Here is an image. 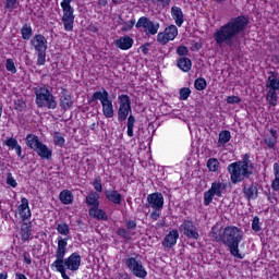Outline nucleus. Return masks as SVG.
<instances>
[{
  "mask_svg": "<svg viewBox=\"0 0 279 279\" xmlns=\"http://www.w3.org/2000/svg\"><path fill=\"white\" fill-rule=\"evenodd\" d=\"M252 230L254 232H260L262 228H260V218H258V216H255L253 218V221H252Z\"/></svg>",
  "mask_w": 279,
  "mask_h": 279,
  "instance_id": "nucleus-49",
  "label": "nucleus"
},
{
  "mask_svg": "<svg viewBox=\"0 0 279 279\" xmlns=\"http://www.w3.org/2000/svg\"><path fill=\"white\" fill-rule=\"evenodd\" d=\"M177 53H178V56H187L189 54V48H186L185 46H179L177 48Z\"/></svg>",
  "mask_w": 279,
  "mask_h": 279,
  "instance_id": "nucleus-55",
  "label": "nucleus"
},
{
  "mask_svg": "<svg viewBox=\"0 0 279 279\" xmlns=\"http://www.w3.org/2000/svg\"><path fill=\"white\" fill-rule=\"evenodd\" d=\"M32 235V227L27 223H23L21 227V236L22 241H29V236Z\"/></svg>",
  "mask_w": 279,
  "mask_h": 279,
  "instance_id": "nucleus-36",
  "label": "nucleus"
},
{
  "mask_svg": "<svg viewBox=\"0 0 279 279\" xmlns=\"http://www.w3.org/2000/svg\"><path fill=\"white\" fill-rule=\"evenodd\" d=\"M41 144L43 142H40V138H38L37 135L28 134L26 136V145L27 147H29V149H33L34 151H36V149L39 148Z\"/></svg>",
  "mask_w": 279,
  "mask_h": 279,
  "instance_id": "nucleus-25",
  "label": "nucleus"
},
{
  "mask_svg": "<svg viewBox=\"0 0 279 279\" xmlns=\"http://www.w3.org/2000/svg\"><path fill=\"white\" fill-rule=\"evenodd\" d=\"M94 189L95 191H97L98 193H101V191H104V187L101 186V179H96L94 181Z\"/></svg>",
  "mask_w": 279,
  "mask_h": 279,
  "instance_id": "nucleus-56",
  "label": "nucleus"
},
{
  "mask_svg": "<svg viewBox=\"0 0 279 279\" xmlns=\"http://www.w3.org/2000/svg\"><path fill=\"white\" fill-rule=\"evenodd\" d=\"M207 168L209 171H217L219 169V160H217L216 158L208 159Z\"/></svg>",
  "mask_w": 279,
  "mask_h": 279,
  "instance_id": "nucleus-43",
  "label": "nucleus"
},
{
  "mask_svg": "<svg viewBox=\"0 0 279 279\" xmlns=\"http://www.w3.org/2000/svg\"><path fill=\"white\" fill-rule=\"evenodd\" d=\"M169 39L167 34L163 32V33H159L157 35V43H159V45H167L169 43Z\"/></svg>",
  "mask_w": 279,
  "mask_h": 279,
  "instance_id": "nucleus-51",
  "label": "nucleus"
},
{
  "mask_svg": "<svg viewBox=\"0 0 279 279\" xmlns=\"http://www.w3.org/2000/svg\"><path fill=\"white\" fill-rule=\"evenodd\" d=\"M153 3H160L162 8H167L171 3V0H151Z\"/></svg>",
  "mask_w": 279,
  "mask_h": 279,
  "instance_id": "nucleus-58",
  "label": "nucleus"
},
{
  "mask_svg": "<svg viewBox=\"0 0 279 279\" xmlns=\"http://www.w3.org/2000/svg\"><path fill=\"white\" fill-rule=\"evenodd\" d=\"M119 25L122 26L123 32H132L134 25H136V20L133 17L130 21H126L122 15L119 16Z\"/></svg>",
  "mask_w": 279,
  "mask_h": 279,
  "instance_id": "nucleus-26",
  "label": "nucleus"
},
{
  "mask_svg": "<svg viewBox=\"0 0 279 279\" xmlns=\"http://www.w3.org/2000/svg\"><path fill=\"white\" fill-rule=\"evenodd\" d=\"M105 195L112 204L119 205L123 202V196L117 190H106Z\"/></svg>",
  "mask_w": 279,
  "mask_h": 279,
  "instance_id": "nucleus-22",
  "label": "nucleus"
},
{
  "mask_svg": "<svg viewBox=\"0 0 279 279\" xmlns=\"http://www.w3.org/2000/svg\"><path fill=\"white\" fill-rule=\"evenodd\" d=\"M19 4V0H5V10H10L11 12H13L14 10H16V5Z\"/></svg>",
  "mask_w": 279,
  "mask_h": 279,
  "instance_id": "nucleus-48",
  "label": "nucleus"
},
{
  "mask_svg": "<svg viewBox=\"0 0 279 279\" xmlns=\"http://www.w3.org/2000/svg\"><path fill=\"white\" fill-rule=\"evenodd\" d=\"M172 19H174L175 25L178 27H182V23H184V13L180 7H172L171 9Z\"/></svg>",
  "mask_w": 279,
  "mask_h": 279,
  "instance_id": "nucleus-24",
  "label": "nucleus"
},
{
  "mask_svg": "<svg viewBox=\"0 0 279 279\" xmlns=\"http://www.w3.org/2000/svg\"><path fill=\"white\" fill-rule=\"evenodd\" d=\"M34 34V31L32 29V26L24 24L21 28V35L23 40H29L32 38V35Z\"/></svg>",
  "mask_w": 279,
  "mask_h": 279,
  "instance_id": "nucleus-35",
  "label": "nucleus"
},
{
  "mask_svg": "<svg viewBox=\"0 0 279 279\" xmlns=\"http://www.w3.org/2000/svg\"><path fill=\"white\" fill-rule=\"evenodd\" d=\"M35 151L41 160H51V158H53V150L48 148L44 143H41Z\"/></svg>",
  "mask_w": 279,
  "mask_h": 279,
  "instance_id": "nucleus-20",
  "label": "nucleus"
},
{
  "mask_svg": "<svg viewBox=\"0 0 279 279\" xmlns=\"http://www.w3.org/2000/svg\"><path fill=\"white\" fill-rule=\"evenodd\" d=\"M134 45V39L130 36H123L116 40V47L118 49H122V51H128V49H132Z\"/></svg>",
  "mask_w": 279,
  "mask_h": 279,
  "instance_id": "nucleus-18",
  "label": "nucleus"
},
{
  "mask_svg": "<svg viewBox=\"0 0 279 279\" xmlns=\"http://www.w3.org/2000/svg\"><path fill=\"white\" fill-rule=\"evenodd\" d=\"M57 231L59 232V234L66 236L71 232V228H69V225L66 223H59L57 226Z\"/></svg>",
  "mask_w": 279,
  "mask_h": 279,
  "instance_id": "nucleus-42",
  "label": "nucleus"
},
{
  "mask_svg": "<svg viewBox=\"0 0 279 279\" xmlns=\"http://www.w3.org/2000/svg\"><path fill=\"white\" fill-rule=\"evenodd\" d=\"M59 105L62 110H69V108L73 107V98H71L66 89H62Z\"/></svg>",
  "mask_w": 279,
  "mask_h": 279,
  "instance_id": "nucleus-19",
  "label": "nucleus"
},
{
  "mask_svg": "<svg viewBox=\"0 0 279 279\" xmlns=\"http://www.w3.org/2000/svg\"><path fill=\"white\" fill-rule=\"evenodd\" d=\"M216 195L214 194L213 191H210V189L206 192H204V205L205 206H210V204H213V199Z\"/></svg>",
  "mask_w": 279,
  "mask_h": 279,
  "instance_id": "nucleus-40",
  "label": "nucleus"
},
{
  "mask_svg": "<svg viewBox=\"0 0 279 279\" xmlns=\"http://www.w3.org/2000/svg\"><path fill=\"white\" fill-rule=\"evenodd\" d=\"M268 78L266 81V88L270 90H279V74L278 72H268Z\"/></svg>",
  "mask_w": 279,
  "mask_h": 279,
  "instance_id": "nucleus-17",
  "label": "nucleus"
},
{
  "mask_svg": "<svg viewBox=\"0 0 279 279\" xmlns=\"http://www.w3.org/2000/svg\"><path fill=\"white\" fill-rule=\"evenodd\" d=\"M124 276H125V275H124L122 271H118V272L116 274V278H117V279H123Z\"/></svg>",
  "mask_w": 279,
  "mask_h": 279,
  "instance_id": "nucleus-64",
  "label": "nucleus"
},
{
  "mask_svg": "<svg viewBox=\"0 0 279 279\" xmlns=\"http://www.w3.org/2000/svg\"><path fill=\"white\" fill-rule=\"evenodd\" d=\"M118 236H122V239L130 240V232L123 228L117 230Z\"/></svg>",
  "mask_w": 279,
  "mask_h": 279,
  "instance_id": "nucleus-52",
  "label": "nucleus"
},
{
  "mask_svg": "<svg viewBox=\"0 0 279 279\" xmlns=\"http://www.w3.org/2000/svg\"><path fill=\"white\" fill-rule=\"evenodd\" d=\"M59 199L65 205L73 204V193L69 190H63L59 195Z\"/></svg>",
  "mask_w": 279,
  "mask_h": 279,
  "instance_id": "nucleus-31",
  "label": "nucleus"
},
{
  "mask_svg": "<svg viewBox=\"0 0 279 279\" xmlns=\"http://www.w3.org/2000/svg\"><path fill=\"white\" fill-rule=\"evenodd\" d=\"M163 33L169 38V40H175V37L178 36V26L170 25V26L166 27Z\"/></svg>",
  "mask_w": 279,
  "mask_h": 279,
  "instance_id": "nucleus-34",
  "label": "nucleus"
},
{
  "mask_svg": "<svg viewBox=\"0 0 279 279\" xmlns=\"http://www.w3.org/2000/svg\"><path fill=\"white\" fill-rule=\"evenodd\" d=\"M53 141L57 147H64V143H66V141L58 132L54 133Z\"/></svg>",
  "mask_w": 279,
  "mask_h": 279,
  "instance_id": "nucleus-46",
  "label": "nucleus"
},
{
  "mask_svg": "<svg viewBox=\"0 0 279 279\" xmlns=\"http://www.w3.org/2000/svg\"><path fill=\"white\" fill-rule=\"evenodd\" d=\"M13 149H15L19 158H25V156H23V148L20 146V144H17Z\"/></svg>",
  "mask_w": 279,
  "mask_h": 279,
  "instance_id": "nucleus-59",
  "label": "nucleus"
},
{
  "mask_svg": "<svg viewBox=\"0 0 279 279\" xmlns=\"http://www.w3.org/2000/svg\"><path fill=\"white\" fill-rule=\"evenodd\" d=\"M24 263H26V265H32V258L27 253L24 254Z\"/></svg>",
  "mask_w": 279,
  "mask_h": 279,
  "instance_id": "nucleus-62",
  "label": "nucleus"
},
{
  "mask_svg": "<svg viewBox=\"0 0 279 279\" xmlns=\"http://www.w3.org/2000/svg\"><path fill=\"white\" fill-rule=\"evenodd\" d=\"M89 217H93V219H98V221H108V214H106L104 209H99V207H92L89 209Z\"/></svg>",
  "mask_w": 279,
  "mask_h": 279,
  "instance_id": "nucleus-23",
  "label": "nucleus"
},
{
  "mask_svg": "<svg viewBox=\"0 0 279 279\" xmlns=\"http://www.w3.org/2000/svg\"><path fill=\"white\" fill-rule=\"evenodd\" d=\"M248 23L250 20L243 15L231 19L214 33L215 43L218 44L219 47L222 45H227V47L239 45V35L245 32Z\"/></svg>",
  "mask_w": 279,
  "mask_h": 279,
  "instance_id": "nucleus-1",
  "label": "nucleus"
},
{
  "mask_svg": "<svg viewBox=\"0 0 279 279\" xmlns=\"http://www.w3.org/2000/svg\"><path fill=\"white\" fill-rule=\"evenodd\" d=\"M274 173H275V179L272 180L271 189L275 191H279V165L278 163H274Z\"/></svg>",
  "mask_w": 279,
  "mask_h": 279,
  "instance_id": "nucleus-37",
  "label": "nucleus"
},
{
  "mask_svg": "<svg viewBox=\"0 0 279 279\" xmlns=\"http://www.w3.org/2000/svg\"><path fill=\"white\" fill-rule=\"evenodd\" d=\"M179 95H180L181 101H186V99H189V97H191V88H189V87L181 88L179 92Z\"/></svg>",
  "mask_w": 279,
  "mask_h": 279,
  "instance_id": "nucleus-45",
  "label": "nucleus"
},
{
  "mask_svg": "<svg viewBox=\"0 0 279 279\" xmlns=\"http://www.w3.org/2000/svg\"><path fill=\"white\" fill-rule=\"evenodd\" d=\"M3 145H7L10 149H14L19 145V141L14 137H10L3 142Z\"/></svg>",
  "mask_w": 279,
  "mask_h": 279,
  "instance_id": "nucleus-47",
  "label": "nucleus"
},
{
  "mask_svg": "<svg viewBox=\"0 0 279 279\" xmlns=\"http://www.w3.org/2000/svg\"><path fill=\"white\" fill-rule=\"evenodd\" d=\"M178 239H180V233L178 232V230L170 231L162 241L163 247H168L169 250H171V247H173V245L178 243Z\"/></svg>",
  "mask_w": 279,
  "mask_h": 279,
  "instance_id": "nucleus-16",
  "label": "nucleus"
},
{
  "mask_svg": "<svg viewBox=\"0 0 279 279\" xmlns=\"http://www.w3.org/2000/svg\"><path fill=\"white\" fill-rule=\"evenodd\" d=\"M5 69L9 71V73H12L13 75L16 74V65L14 64L13 59H7Z\"/></svg>",
  "mask_w": 279,
  "mask_h": 279,
  "instance_id": "nucleus-44",
  "label": "nucleus"
},
{
  "mask_svg": "<svg viewBox=\"0 0 279 279\" xmlns=\"http://www.w3.org/2000/svg\"><path fill=\"white\" fill-rule=\"evenodd\" d=\"M15 276H16V279H27V277L21 272H16Z\"/></svg>",
  "mask_w": 279,
  "mask_h": 279,
  "instance_id": "nucleus-63",
  "label": "nucleus"
},
{
  "mask_svg": "<svg viewBox=\"0 0 279 279\" xmlns=\"http://www.w3.org/2000/svg\"><path fill=\"white\" fill-rule=\"evenodd\" d=\"M89 101L90 104H93V101H100L105 119H112V117H114V106L112 105L110 93H108L106 88L102 87L101 90L95 92Z\"/></svg>",
  "mask_w": 279,
  "mask_h": 279,
  "instance_id": "nucleus-6",
  "label": "nucleus"
},
{
  "mask_svg": "<svg viewBox=\"0 0 279 279\" xmlns=\"http://www.w3.org/2000/svg\"><path fill=\"white\" fill-rule=\"evenodd\" d=\"M177 66H179L184 73H189L193 66V62H191V59L182 57L177 61Z\"/></svg>",
  "mask_w": 279,
  "mask_h": 279,
  "instance_id": "nucleus-27",
  "label": "nucleus"
},
{
  "mask_svg": "<svg viewBox=\"0 0 279 279\" xmlns=\"http://www.w3.org/2000/svg\"><path fill=\"white\" fill-rule=\"evenodd\" d=\"M266 100L269 106H278V93L277 89H268L266 94Z\"/></svg>",
  "mask_w": 279,
  "mask_h": 279,
  "instance_id": "nucleus-32",
  "label": "nucleus"
},
{
  "mask_svg": "<svg viewBox=\"0 0 279 279\" xmlns=\"http://www.w3.org/2000/svg\"><path fill=\"white\" fill-rule=\"evenodd\" d=\"M134 123H136V118H134V116L130 114L128 118V136H130V138H132V136H134Z\"/></svg>",
  "mask_w": 279,
  "mask_h": 279,
  "instance_id": "nucleus-38",
  "label": "nucleus"
},
{
  "mask_svg": "<svg viewBox=\"0 0 279 279\" xmlns=\"http://www.w3.org/2000/svg\"><path fill=\"white\" fill-rule=\"evenodd\" d=\"M7 184L9 186H12V189H16V186H19V183L16 182L14 177H12V172L7 173Z\"/></svg>",
  "mask_w": 279,
  "mask_h": 279,
  "instance_id": "nucleus-50",
  "label": "nucleus"
},
{
  "mask_svg": "<svg viewBox=\"0 0 279 279\" xmlns=\"http://www.w3.org/2000/svg\"><path fill=\"white\" fill-rule=\"evenodd\" d=\"M227 104H241L242 99L239 96H228L226 99Z\"/></svg>",
  "mask_w": 279,
  "mask_h": 279,
  "instance_id": "nucleus-53",
  "label": "nucleus"
},
{
  "mask_svg": "<svg viewBox=\"0 0 279 279\" xmlns=\"http://www.w3.org/2000/svg\"><path fill=\"white\" fill-rule=\"evenodd\" d=\"M34 93L36 96L35 104L38 108H48V110H56L58 108L56 96L51 94L49 88L45 86L35 87Z\"/></svg>",
  "mask_w": 279,
  "mask_h": 279,
  "instance_id": "nucleus-5",
  "label": "nucleus"
},
{
  "mask_svg": "<svg viewBox=\"0 0 279 279\" xmlns=\"http://www.w3.org/2000/svg\"><path fill=\"white\" fill-rule=\"evenodd\" d=\"M227 189H228V184L221 181H215L211 183V187L209 190L214 192L216 197H223V193Z\"/></svg>",
  "mask_w": 279,
  "mask_h": 279,
  "instance_id": "nucleus-21",
  "label": "nucleus"
},
{
  "mask_svg": "<svg viewBox=\"0 0 279 279\" xmlns=\"http://www.w3.org/2000/svg\"><path fill=\"white\" fill-rule=\"evenodd\" d=\"M149 44H146L144 46H141V50L144 53V56H147L149 53Z\"/></svg>",
  "mask_w": 279,
  "mask_h": 279,
  "instance_id": "nucleus-61",
  "label": "nucleus"
},
{
  "mask_svg": "<svg viewBox=\"0 0 279 279\" xmlns=\"http://www.w3.org/2000/svg\"><path fill=\"white\" fill-rule=\"evenodd\" d=\"M124 264L135 278H147V270L145 269V266H143V262L136 257H128L124 259Z\"/></svg>",
  "mask_w": 279,
  "mask_h": 279,
  "instance_id": "nucleus-9",
  "label": "nucleus"
},
{
  "mask_svg": "<svg viewBox=\"0 0 279 279\" xmlns=\"http://www.w3.org/2000/svg\"><path fill=\"white\" fill-rule=\"evenodd\" d=\"M210 236H213L215 241L217 242L221 241L223 243V228H221L219 225H215L211 228Z\"/></svg>",
  "mask_w": 279,
  "mask_h": 279,
  "instance_id": "nucleus-29",
  "label": "nucleus"
},
{
  "mask_svg": "<svg viewBox=\"0 0 279 279\" xmlns=\"http://www.w3.org/2000/svg\"><path fill=\"white\" fill-rule=\"evenodd\" d=\"M118 101L120 104L118 109V121L123 123V121L128 119L130 112H132V100L128 95H120Z\"/></svg>",
  "mask_w": 279,
  "mask_h": 279,
  "instance_id": "nucleus-11",
  "label": "nucleus"
},
{
  "mask_svg": "<svg viewBox=\"0 0 279 279\" xmlns=\"http://www.w3.org/2000/svg\"><path fill=\"white\" fill-rule=\"evenodd\" d=\"M51 269H54L56 271H58L59 274H61V277L63 279H71L70 277L66 276V268L62 266V262H53L50 265Z\"/></svg>",
  "mask_w": 279,
  "mask_h": 279,
  "instance_id": "nucleus-33",
  "label": "nucleus"
},
{
  "mask_svg": "<svg viewBox=\"0 0 279 279\" xmlns=\"http://www.w3.org/2000/svg\"><path fill=\"white\" fill-rule=\"evenodd\" d=\"M181 232H183L184 236L187 239H193L197 241L199 239V232L197 231V227L191 220H184L180 227Z\"/></svg>",
  "mask_w": 279,
  "mask_h": 279,
  "instance_id": "nucleus-12",
  "label": "nucleus"
},
{
  "mask_svg": "<svg viewBox=\"0 0 279 279\" xmlns=\"http://www.w3.org/2000/svg\"><path fill=\"white\" fill-rule=\"evenodd\" d=\"M135 27L137 29H141L142 27L146 36H156V34H158V31L160 29V23L154 22L146 16H142L135 24Z\"/></svg>",
  "mask_w": 279,
  "mask_h": 279,
  "instance_id": "nucleus-10",
  "label": "nucleus"
},
{
  "mask_svg": "<svg viewBox=\"0 0 279 279\" xmlns=\"http://www.w3.org/2000/svg\"><path fill=\"white\" fill-rule=\"evenodd\" d=\"M241 241H243V230H241V228L228 226L223 229L222 243L235 258H243V256L239 254V245Z\"/></svg>",
  "mask_w": 279,
  "mask_h": 279,
  "instance_id": "nucleus-4",
  "label": "nucleus"
},
{
  "mask_svg": "<svg viewBox=\"0 0 279 279\" xmlns=\"http://www.w3.org/2000/svg\"><path fill=\"white\" fill-rule=\"evenodd\" d=\"M160 210L162 209H154V211L150 214V219L158 221V219H160Z\"/></svg>",
  "mask_w": 279,
  "mask_h": 279,
  "instance_id": "nucleus-57",
  "label": "nucleus"
},
{
  "mask_svg": "<svg viewBox=\"0 0 279 279\" xmlns=\"http://www.w3.org/2000/svg\"><path fill=\"white\" fill-rule=\"evenodd\" d=\"M206 86L207 83L206 78L204 77L196 78L194 82V87L196 88V90H205Z\"/></svg>",
  "mask_w": 279,
  "mask_h": 279,
  "instance_id": "nucleus-41",
  "label": "nucleus"
},
{
  "mask_svg": "<svg viewBox=\"0 0 279 279\" xmlns=\"http://www.w3.org/2000/svg\"><path fill=\"white\" fill-rule=\"evenodd\" d=\"M26 104L25 101L19 99L16 102H15V110H19V112H23L26 108Z\"/></svg>",
  "mask_w": 279,
  "mask_h": 279,
  "instance_id": "nucleus-54",
  "label": "nucleus"
},
{
  "mask_svg": "<svg viewBox=\"0 0 279 279\" xmlns=\"http://www.w3.org/2000/svg\"><path fill=\"white\" fill-rule=\"evenodd\" d=\"M232 184H239L243 180H250L254 175V162L250 159V154H245L242 160L234 161L227 167Z\"/></svg>",
  "mask_w": 279,
  "mask_h": 279,
  "instance_id": "nucleus-2",
  "label": "nucleus"
},
{
  "mask_svg": "<svg viewBox=\"0 0 279 279\" xmlns=\"http://www.w3.org/2000/svg\"><path fill=\"white\" fill-rule=\"evenodd\" d=\"M126 228H128L129 230H134V229L136 228V221H134V220H129V221L126 222Z\"/></svg>",
  "mask_w": 279,
  "mask_h": 279,
  "instance_id": "nucleus-60",
  "label": "nucleus"
},
{
  "mask_svg": "<svg viewBox=\"0 0 279 279\" xmlns=\"http://www.w3.org/2000/svg\"><path fill=\"white\" fill-rule=\"evenodd\" d=\"M242 193L247 202L258 199V183L243 184Z\"/></svg>",
  "mask_w": 279,
  "mask_h": 279,
  "instance_id": "nucleus-14",
  "label": "nucleus"
},
{
  "mask_svg": "<svg viewBox=\"0 0 279 279\" xmlns=\"http://www.w3.org/2000/svg\"><path fill=\"white\" fill-rule=\"evenodd\" d=\"M32 47H34L37 53V64L38 66H45L47 62V38L43 34L35 35L31 40Z\"/></svg>",
  "mask_w": 279,
  "mask_h": 279,
  "instance_id": "nucleus-7",
  "label": "nucleus"
},
{
  "mask_svg": "<svg viewBox=\"0 0 279 279\" xmlns=\"http://www.w3.org/2000/svg\"><path fill=\"white\" fill-rule=\"evenodd\" d=\"M99 193L97 192H90L86 196V204L87 206H92V208L99 207Z\"/></svg>",
  "mask_w": 279,
  "mask_h": 279,
  "instance_id": "nucleus-28",
  "label": "nucleus"
},
{
  "mask_svg": "<svg viewBox=\"0 0 279 279\" xmlns=\"http://www.w3.org/2000/svg\"><path fill=\"white\" fill-rule=\"evenodd\" d=\"M71 3H73V0L61 1V8L63 12L61 22L63 23L65 32H73V25L75 23V9L71 7Z\"/></svg>",
  "mask_w": 279,
  "mask_h": 279,
  "instance_id": "nucleus-8",
  "label": "nucleus"
},
{
  "mask_svg": "<svg viewBox=\"0 0 279 279\" xmlns=\"http://www.w3.org/2000/svg\"><path fill=\"white\" fill-rule=\"evenodd\" d=\"M19 215L23 221L32 218V210L29 209V201L26 197H22L21 205L17 207Z\"/></svg>",
  "mask_w": 279,
  "mask_h": 279,
  "instance_id": "nucleus-15",
  "label": "nucleus"
},
{
  "mask_svg": "<svg viewBox=\"0 0 279 279\" xmlns=\"http://www.w3.org/2000/svg\"><path fill=\"white\" fill-rule=\"evenodd\" d=\"M69 239H62L61 236L58 238V246L56 250V263H62V266L70 271H77L82 265V256L78 253H72L68 258L66 256V242Z\"/></svg>",
  "mask_w": 279,
  "mask_h": 279,
  "instance_id": "nucleus-3",
  "label": "nucleus"
},
{
  "mask_svg": "<svg viewBox=\"0 0 279 279\" xmlns=\"http://www.w3.org/2000/svg\"><path fill=\"white\" fill-rule=\"evenodd\" d=\"M165 206V197L162 193H153L147 196L146 208H153V210H162Z\"/></svg>",
  "mask_w": 279,
  "mask_h": 279,
  "instance_id": "nucleus-13",
  "label": "nucleus"
},
{
  "mask_svg": "<svg viewBox=\"0 0 279 279\" xmlns=\"http://www.w3.org/2000/svg\"><path fill=\"white\" fill-rule=\"evenodd\" d=\"M270 134H271V136L266 138L264 141V143H265V145H267V147H269V149H274V147H276V145L278 143V131L271 129Z\"/></svg>",
  "mask_w": 279,
  "mask_h": 279,
  "instance_id": "nucleus-30",
  "label": "nucleus"
},
{
  "mask_svg": "<svg viewBox=\"0 0 279 279\" xmlns=\"http://www.w3.org/2000/svg\"><path fill=\"white\" fill-rule=\"evenodd\" d=\"M230 138H232L230 131H221L219 133L218 143L219 145H226V143H230Z\"/></svg>",
  "mask_w": 279,
  "mask_h": 279,
  "instance_id": "nucleus-39",
  "label": "nucleus"
}]
</instances>
